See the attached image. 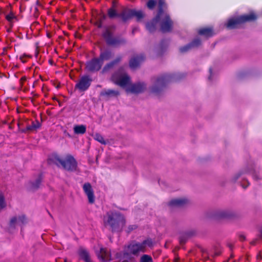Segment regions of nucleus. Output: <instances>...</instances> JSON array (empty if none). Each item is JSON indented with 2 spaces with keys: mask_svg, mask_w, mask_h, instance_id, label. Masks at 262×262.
<instances>
[{
  "mask_svg": "<svg viewBox=\"0 0 262 262\" xmlns=\"http://www.w3.org/2000/svg\"><path fill=\"white\" fill-rule=\"evenodd\" d=\"M112 79L115 83L125 89L127 92L137 94L144 92L146 89V85L144 82L133 84L130 77L122 69L114 73Z\"/></svg>",
  "mask_w": 262,
  "mask_h": 262,
  "instance_id": "f257e3e1",
  "label": "nucleus"
},
{
  "mask_svg": "<svg viewBox=\"0 0 262 262\" xmlns=\"http://www.w3.org/2000/svg\"><path fill=\"white\" fill-rule=\"evenodd\" d=\"M152 245L153 243L150 239H147L142 242H133L125 249L124 255L127 258L130 259L132 255L138 256L140 253L145 252Z\"/></svg>",
  "mask_w": 262,
  "mask_h": 262,
  "instance_id": "f03ea898",
  "label": "nucleus"
},
{
  "mask_svg": "<svg viewBox=\"0 0 262 262\" xmlns=\"http://www.w3.org/2000/svg\"><path fill=\"white\" fill-rule=\"evenodd\" d=\"M103 222L106 226H110L113 230L121 231L125 224L123 215L116 212H108L103 217Z\"/></svg>",
  "mask_w": 262,
  "mask_h": 262,
  "instance_id": "7ed1b4c3",
  "label": "nucleus"
},
{
  "mask_svg": "<svg viewBox=\"0 0 262 262\" xmlns=\"http://www.w3.org/2000/svg\"><path fill=\"white\" fill-rule=\"evenodd\" d=\"M158 23L161 25V29L164 32L168 31L171 29V23L169 16L162 11H159L158 15L147 24V29L150 31H154Z\"/></svg>",
  "mask_w": 262,
  "mask_h": 262,
  "instance_id": "20e7f679",
  "label": "nucleus"
},
{
  "mask_svg": "<svg viewBox=\"0 0 262 262\" xmlns=\"http://www.w3.org/2000/svg\"><path fill=\"white\" fill-rule=\"evenodd\" d=\"M257 19V16L254 13H250L248 14H244L236 17L229 18L226 24V27L228 29H234L237 27L238 25L248 21H252Z\"/></svg>",
  "mask_w": 262,
  "mask_h": 262,
  "instance_id": "39448f33",
  "label": "nucleus"
},
{
  "mask_svg": "<svg viewBox=\"0 0 262 262\" xmlns=\"http://www.w3.org/2000/svg\"><path fill=\"white\" fill-rule=\"evenodd\" d=\"M56 164H60L65 170L68 171H75L77 167L75 159L71 155L67 156L64 159L57 158Z\"/></svg>",
  "mask_w": 262,
  "mask_h": 262,
  "instance_id": "423d86ee",
  "label": "nucleus"
},
{
  "mask_svg": "<svg viewBox=\"0 0 262 262\" xmlns=\"http://www.w3.org/2000/svg\"><path fill=\"white\" fill-rule=\"evenodd\" d=\"M168 82V78L165 76L157 77L154 80V84L150 91L155 95H159Z\"/></svg>",
  "mask_w": 262,
  "mask_h": 262,
  "instance_id": "0eeeda50",
  "label": "nucleus"
},
{
  "mask_svg": "<svg viewBox=\"0 0 262 262\" xmlns=\"http://www.w3.org/2000/svg\"><path fill=\"white\" fill-rule=\"evenodd\" d=\"M215 34L212 27H205L198 30V47L201 44V37L206 39L211 37Z\"/></svg>",
  "mask_w": 262,
  "mask_h": 262,
  "instance_id": "6e6552de",
  "label": "nucleus"
},
{
  "mask_svg": "<svg viewBox=\"0 0 262 262\" xmlns=\"http://www.w3.org/2000/svg\"><path fill=\"white\" fill-rule=\"evenodd\" d=\"M92 79L88 76H82L76 84V88L80 91L86 90L91 85Z\"/></svg>",
  "mask_w": 262,
  "mask_h": 262,
  "instance_id": "1a4fd4ad",
  "label": "nucleus"
},
{
  "mask_svg": "<svg viewBox=\"0 0 262 262\" xmlns=\"http://www.w3.org/2000/svg\"><path fill=\"white\" fill-rule=\"evenodd\" d=\"M27 219L24 215H20L13 217L10 222V227L15 228L17 226H21L27 223Z\"/></svg>",
  "mask_w": 262,
  "mask_h": 262,
  "instance_id": "9d476101",
  "label": "nucleus"
},
{
  "mask_svg": "<svg viewBox=\"0 0 262 262\" xmlns=\"http://www.w3.org/2000/svg\"><path fill=\"white\" fill-rule=\"evenodd\" d=\"M83 189L88 198L89 203H93L95 201V196L91 184L89 183H85L83 185Z\"/></svg>",
  "mask_w": 262,
  "mask_h": 262,
  "instance_id": "9b49d317",
  "label": "nucleus"
},
{
  "mask_svg": "<svg viewBox=\"0 0 262 262\" xmlns=\"http://www.w3.org/2000/svg\"><path fill=\"white\" fill-rule=\"evenodd\" d=\"M98 257L100 258L103 262L110 261L111 259L110 251L106 248H100V252L98 254Z\"/></svg>",
  "mask_w": 262,
  "mask_h": 262,
  "instance_id": "f8f14e48",
  "label": "nucleus"
},
{
  "mask_svg": "<svg viewBox=\"0 0 262 262\" xmlns=\"http://www.w3.org/2000/svg\"><path fill=\"white\" fill-rule=\"evenodd\" d=\"M232 216V214L227 211H219L214 213L212 217L215 220L223 219H230Z\"/></svg>",
  "mask_w": 262,
  "mask_h": 262,
  "instance_id": "ddd939ff",
  "label": "nucleus"
},
{
  "mask_svg": "<svg viewBox=\"0 0 262 262\" xmlns=\"http://www.w3.org/2000/svg\"><path fill=\"white\" fill-rule=\"evenodd\" d=\"M41 126V124L37 120L35 121H28L26 123V130L29 132H33L39 128Z\"/></svg>",
  "mask_w": 262,
  "mask_h": 262,
  "instance_id": "4468645a",
  "label": "nucleus"
},
{
  "mask_svg": "<svg viewBox=\"0 0 262 262\" xmlns=\"http://www.w3.org/2000/svg\"><path fill=\"white\" fill-rule=\"evenodd\" d=\"M188 200L186 198L174 199L169 202V205L172 207H180L186 204Z\"/></svg>",
  "mask_w": 262,
  "mask_h": 262,
  "instance_id": "2eb2a0df",
  "label": "nucleus"
},
{
  "mask_svg": "<svg viewBox=\"0 0 262 262\" xmlns=\"http://www.w3.org/2000/svg\"><path fill=\"white\" fill-rule=\"evenodd\" d=\"M78 253L80 258L85 262H92L90 255L86 249L80 248L78 251Z\"/></svg>",
  "mask_w": 262,
  "mask_h": 262,
  "instance_id": "dca6fc26",
  "label": "nucleus"
},
{
  "mask_svg": "<svg viewBox=\"0 0 262 262\" xmlns=\"http://www.w3.org/2000/svg\"><path fill=\"white\" fill-rule=\"evenodd\" d=\"M145 57L143 55H139L134 56L130 60V66H136L141 64L144 60Z\"/></svg>",
  "mask_w": 262,
  "mask_h": 262,
  "instance_id": "f3484780",
  "label": "nucleus"
},
{
  "mask_svg": "<svg viewBox=\"0 0 262 262\" xmlns=\"http://www.w3.org/2000/svg\"><path fill=\"white\" fill-rule=\"evenodd\" d=\"M119 93L117 91L113 90H104L101 92V95L106 97L117 96Z\"/></svg>",
  "mask_w": 262,
  "mask_h": 262,
  "instance_id": "a211bd4d",
  "label": "nucleus"
},
{
  "mask_svg": "<svg viewBox=\"0 0 262 262\" xmlns=\"http://www.w3.org/2000/svg\"><path fill=\"white\" fill-rule=\"evenodd\" d=\"M73 130L76 134H84L86 132V126L84 125H75Z\"/></svg>",
  "mask_w": 262,
  "mask_h": 262,
  "instance_id": "6ab92c4d",
  "label": "nucleus"
},
{
  "mask_svg": "<svg viewBox=\"0 0 262 262\" xmlns=\"http://www.w3.org/2000/svg\"><path fill=\"white\" fill-rule=\"evenodd\" d=\"M110 56V54L108 53H103L101 55L100 59H95L94 60V64H101V60L106 59L108 56Z\"/></svg>",
  "mask_w": 262,
  "mask_h": 262,
  "instance_id": "aec40b11",
  "label": "nucleus"
},
{
  "mask_svg": "<svg viewBox=\"0 0 262 262\" xmlns=\"http://www.w3.org/2000/svg\"><path fill=\"white\" fill-rule=\"evenodd\" d=\"M133 15L135 16L138 20L141 19L144 17V14L140 11H133L132 12Z\"/></svg>",
  "mask_w": 262,
  "mask_h": 262,
  "instance_id": "412c9836",
  "label": "nucleus"
},
{
  "mask_svg": "<svg viewBox=\"0 0 262 262\" xmlns=\"http://www.w3.org/2000/svg\"><path fill=\"white\" fill-rule=\"evenodd\" d=\"M94 139L99 142L100 143L105 144L106 142L105 141L103 137L99 134H96L94 136Z\"/></svg>",
  "mask_w": 262,
  "mask_h": 262,
  "instance_id": "4be33fe9",
  "label": "nucleus"
},
{
  "mask_svg": "<svg viewBox=\"0 0 262 262\" xmlns=\"http://www.w3.org/2000/svg\"><path fill=\"white\" fill-rule=\"evenodd\" d=\"M140 262H152V259L151 256L145 254L141 257Z\"/></svg>",
  "mask_w": 262,
  "mask_h": 262,
  "instance_id": "5701e85b",
  "label": "nucleus"
},
{
  "mask_svg": "<svg viewBox=\"0 0 262 262\" xmlns=\"http://www.w3.org/2000/svg\"><path fill=\"white\" fill-rule=\"evenodd\" d=\"M6 206V203L5 201V198L2 194H0V210H2L5 208Z\"/></svg>",
  "mask_w": 262,
  "mask_h": 262,
  "instance_id": "b1692460",
  "label": "nucleus"
},
{
  "mask_svg": "<svg viewBox=\"0 0 262 262\" xmlns=\"http://www.w3.org/2000/svg\"><path fill=\"white\" fill-rule=\"evenodd\" d=\"M198 248H199L201 251V252L202 253L203 256L205 258L208 257V253L206 251V250L204 248H203L202 247H200L198 246Z\"/></svg>",
  "mask_w": 262,
  "mask_h": 262,
  "instance_id": "393cba45",
  "label": "nucleus"
},
{
  "mask_svg": "<svg viewBox=\"0 0 262 262\" xmlns=\"http://www.w3.org/2000/svg\"><path fill=\"white\" fill-rule=\"evenodd\" d=\"M41 180L40 179H37L36 181L35 184H32L31 186V189H35L38 188L39 186V184H40Z\"/></svg>",
  "mask_w": 262,
  "mask_h": 262,
  "instance_id": "a878e982",
  "label": "nucleus"
},
{
  "mask_svg": "<svg viewBox=\"0 0 262 262\" xmlns=\"http://www.w3.org/2000/svg\"><path fill=\"white\" fill-rule=\"evenodd\" d=\"M108 14L109 17L111 18H114L117 15L115 11L112 9H111L108 10Z\"/></svg>",
  "mask_w": 262,
  "mask_h": 262,
  "instance_id": "bb28decb",
  "label": "nucleus"
},
{
  "mask_svg": "<svg viewBox=\"0 0 262 262\" xmlns=\"http://www.w3.org/2000/svg\"><path fill=\"white\" fill-rule=\"evenodd\" d=\"M155 4L156 2L154 0H149L147 4V6L148 8L152 9L154 7Z\"/></svg>",
  "mask_w": 262,
  "mask_h": 262,
  "instance_id": "cd10ccee",
  "label": "nucleus"
},
{
  "mask_svg": "<svg viewBox=\"0 0 262 262\" xmlns=\"http://www.w3.org/2000/svg\"><path fill=\"white\" fill-rule=\"evenodd\" d=\"M189 49V46H185L182 47L180 48V51L182 53H183V52H185L187 51V50H188Z\"/></svg>",
  "mask_w": 262,
  "mask_h": 262,
  "instance_id": "c85d7f7f",
  "label": "nucleus"
},
{
  "mask_svg": "<svg viewBox=\"0 0 262 262\" xmlns=\"http://www.w3.org/2000/svg\"><path fill=\"white\" fill-rule=\"evenodd\" d=\"M6 18L9 21H11L14 18V15L13 14L7 15Z\"/></svg>",
  "mask_w": 262,
  "mask_h": 262,
  "instance_id": "c756f323",
  "label": "nucleus"
},
{
  "mask_svg": "<svg viewBox=\"0 0 262 262\" xmlns=\"http://www.w3.org/2000/svg\"><path fill=\"white\" fill-rule=\"evenodd\" d=\"M210 75L208 77L209 80H212V77L213 76V72H212V69L211 68H210L209 69Z\"/></svg>",
  "mask_w": 262,
  "mask_h": 262,
  "instance_id": "7c9ffc66",
  "label": "nucleus"
},
{
  "mask_svg": "<svg viewBox=\"0 0 262 262\" xmlns=\"http://www.w3.org/2000/svg\"><path fill=\"white\" fill-rule=\"evenodd\" d=\"M239 239L242 242L245 241L246 240L245 235L243 234H240L239 235Z\"/></svg>",
  "mask_w": 262,
  "mask_h": 262,
  "instance_id": "2f4dec72",
  "label": "nucleus"
},
{
  "mask_svg": "<svg viewBox=\"0 0 262 262\" xmlns=\"http://www.w3.org/2000/svg\"><path fill=\"white\" fill-rule=\"evenodd\" d=\"M242 174V172H238L235 176V177L234 178V181H236Z\"/></svg>",
  "mask_w": 262,
  "mask_h": 262,
  "instance_id": "473e14b6",
  "label": "nucleus"
},
{
  "mask_svg": "<svg viewBox=\"0 0 262 262\" xmlns=\"http://www.w3.org/2000/svg\"><path fill=\"white\" fill-rule=\"evenodd\" d=\"M180 242L181 244H183L185 242V240L183 237H181L180 239Z\"/></svg>",
  "mask_w": 262,
  "mask_h": 262,
  "instance_id": "72a5a7b5",
  "label": "nucleus"
},
{
  "mask_svg": "<svg viewBox=\"0 0 262 262\" xmlns=\"http://www.w3.org/2000/svg\"><path fill=\"white\" fill-rule=\"evenodd\" d=\"M252 176H253V178L254 179H255V180H258V176L256 174L252 173Z\"/></svg>",
  "mask_w": 262,
  "mask_h": 262,
  "instance_id": "f704fd0d",
  "label": "nucleus"
},
{
  "mask_svg": "<svg viewBox=\"0 0 262 262\" xmlns=\"http://www.w3.org/2000/svg\"><path fill=\"white\" fill-rule=\"evenodd\" d=\"M256 242H257V239H254V240L252 241V242H251L250 244L252 245H255L256 244Z\"/></svg>",
  "mask_w": 262,
  "mask_h": 262,
  "instance_id": "c9c22d12",
  "label": "nucleus"
},
{
  "mask_svg": "<svg viewBox=\"0 0 262 262\" xmlns=\"http://www.w3.org/2000/svg\"><path fill=\"white\" fill-rule=\"evenodd\" d=\"M135 228H136V226H134V225H133V226H129V230H133V229H135Z\"/></svg>",
  "mask_w": 262,
  "mask_h": 262,
  "instance_id": "e433bc0d",
  "label": "nucleus"
},
{
  "mask_svg": "<svg viewBox=\"0 0 262 262\" xmlns=\"http://www.w3.org/2000/svg\"><path fill=\"white\" fill-rule=\"evenodd\" d=\"M259 237L260 239H262V229L260 230Z\"/></svg>",
  "mask_w": 262,
  "mask_h": 262,
  "instance_id": "4c0bfd02",
  "label": "nucleus"
},
{
  "mask_svg": "<svg viewBox=\"0 0 262 262\" xmlns=\"http://www.w3.org/2000/svg\"><path fill=\"white\" fill-rule=\"evenodd\" d=\"M174 262H179V258L178 257H175Z\"/></svg>",
  "mask_w": 262,
  "mask_h": 262,
  "instance_id": "58836bf2",
  "label": "nucleus"
},
{
  "mask_svg": "<svg viewBox=\"0 0 262 262\" xmlns=\"http://www.w3.org/2000/svg\"><path fill=\"white\" fill-rule=\"evenodd\" d=\"M247 183H248V184H247V186H245L244 185H242V187H243L244 188H245H245H247V187L249 185V184H249V182H248L247 181Z\"/></svg>",
  "mask_w": 262,
  "mask_h": 262,
  "instance_id": "ea45409f",
  "label": "nucleus"
},
{
  "mask_svg": "<svg viewBox=\"0 0 262 262\" xmlns=\"http://www.w3.org/2000/svg\"><path fill=\"white\" fill-rule=\"evenodd\" d=\"M257 258L260 260L262 259V257L260 254H258L257 255Z\"/></svg>",
  "mask_w": 262,
  "mask_h": 262,
  "instance_id": "a19ab883",
  "label": "nucleus"
},
{
  "mask_svg": "<svg viewBox=\"0 0 262 262\" xmlns=\"http://www.w3.org/2000/svg\"><path fill=\"white\" fill-rule=\"evenodd\" d=\"M26 80V78L25 77H22V78H21V81H25Z\"/></svg>",
  "mask_w": 262,
  "mask_h": 262,
  "instance_id": "79ce46f5",
  "label": "nucleus"
},
{
  "mask_svg": "<svg viewBox=\"0 0 262 262\" xmlns=\"http://www.w3.org/2000/svg\"><path fill=\"white\" fill-rule=\"evenodd\" d=\"M53 99L57 101L58 102V103H59V105H61L60 103L59 102V101L55 97H53Z\"/></svg>",
  "mask_w": 262,
  "mask_h": 262,
  "instance_id": "37998d69",
  "label": "nucleus"
},
{
  "mask_svg": "<svg viewBox=\"0 0 262 262\" xmlns=\"http://www.w3.org/2000/svg\"><path fill=\"white\" fill-rule=\"evenodd\" d=\"M90 68H91L89 70H94V68H95L96 67H89Z\"/></svg>",
  "mask_w": 262,
  "mask_h": 262,
  "instance_id": "c03bdc74",
  "label": "nucleus"
},
{
  "mask_svg": "<svg viewBox=\"0 0 262 262\" xmlns=\"http://www.w3.org/2000/svg\"><path fill=\"white\" fill-rule=\"evenodd\" d=\"M57 88V89H58L59 87H60V84L58 83L57 85H54Z\"/></svg>",
  "mask_w": 262,
  "mask_h": 262,
  "instance_id": "a18cd8bd",
  "label": "nucleus"
},
{
  "mask_svg": "<svg viewBox=\"0 0 262 262\" xmlns=\"http://www.w3.org/2000/svg\"><path fill=\"white\" fill-rule=\"evenodd\" d=\"M107 34H108V31H107L106 32V33H105V34H104L105 37H106V38L107 37Z\"/></svg>",
  "mask_w": 262,
  "mask_h": 262,
  "instance_id": "49530a36",
  "label": "nucleus"
},
{
  "mask_svg": "<svg viewBox=\"0 0 262 262\" xmlns=\"http://www.w3.org/2000/svg\"><path fill=\"white\" fill-rule=\"evenodd\" d=\"M162 4H163V2H162V1L160 0V1H159V5L160 6H161L162 5Z\"/></svg>",
  "mask_w": 262,
  "mask_h": 262,
  "instance_id": "de8ad7c7",
  "label": "nucleus"
},
{
  "mask_svg": "<svg viewBox=\"0 0 262 262\" xmlns=\"http://www.w3.org/2000/svg\"><path fill=\"white\" fill-rule=\"evenodd\" d=\"M232 247H233V246H232V245H229V247H230L231 249H232Z\"/></svg>",
  "mask_w": 262,
  "mask_h": 262,
  "instance_id": "09e8293b",
  "label": "nucleus"
},
{
  "mask_svg": "<svg viewBox=\"0 0 262 262\" xmlns=\"http://www.w3.org/2000/svg\"><path fill=\"white\" fill-rule=\"evenodd\" d=\"M99 70V68H97V69H96V70H97V71H98V70Z\"/></svg>",
  "mask_w": 262,
  "mask_h": 262,
  "instance_id": "8fccbe9b",
  "label": "nucleus"
}]
</instances>
